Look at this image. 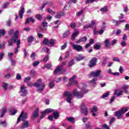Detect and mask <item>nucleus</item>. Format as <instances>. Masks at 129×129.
Instances as JSON below:
<instances>
[{
  "instance_id": "f257e3e1",
  "label": "nucleus",
  "mask_w": 129,
  "mask_h": 129,
  "mask_svg": "<svg viewBox=\"0 0 129 129\" xmlns=\"http://www.w3.org/2000/svg\"><path fill=\"white\" fill-rule=\"evenodd\" d=\"M86 87V86H84L82 88H80L83 92H79L77 89H75L72 93L68 91L65 92L63 95L67 98V102L69 103H71V101L72 100V98H73V95H75L79 99L82 98L84 94L88 92V90L85 89Z\"/></svg>"
},
{
  "instance_id": "f03ea898",
  "label": "nucleus",
  "mask_w": 129,
  "mask_h": 129,
  "mask_svg": "<svg viewBox=\"0 0 129 129\" xmlns=\"http://www.w3.org/2000/svg\"><path fill=\"white\" fill-rule=\"evenodd\" d=\"M33 86L37 87V91H38V92H42V91H43L44 89H45V87H46L45 84L42 83V80L41 79L37 80V82L34 83Z\"/></svg>"
},
{
  "instance_id": "7ed1b4c3",
  "label": "nucleus",
  "mask_w": 129,
  "mask_h": 129,
  "mask_svg": "<svg viewBox=\"0 0 129 129\" xmlns=\"http://www.w3.org/2000/svg\"><path fill=\"white\" fill-rule=\"evenodd\" d=\"M128 110V107H123L121 109L115 111L114 116L117 117L118 119H121L122 118V114L125 113Z\"/></svg>"
},
{
  "instance_id": "20e7f679",
  "label": "nucleus",
  "mask_w": 129,
  "mask_h": 129,
  "mask_svg": "<svg viewBox=\"0 0 129 129\" xmlns=\"http://www.w3.org/2000/svg\"><path fill=\"white\" fill-rule=\"evenodd\" d=\"M42 43L43 45H45V46L52 47V46L55 45V40L52 39H48L46 38H44L43 41H42Z\"/></svg>"
},
{
  "instance_id": "39448f33",
  "label": "nucleus",
  "mask_w": 129,
  "mask_h": 129,
  "mask_svg": "<svg viewBox=\"0 0 129 129\" xmlns=\"http://www.w3.org/2000/svg\"><path fill=\"white\" fill-rule=\"evenodd\" d=\"M101 74V70H97L95 72H92L89 74V77H99V78H102L103 76H100Z\"/></svg>"
},
{
  "instance_id": "423d86ee",
  "label": "nucleus",
  "mask_w": 129,
  "mask_h": 129,
  "mask_svg": "<svg viewBox=\"0 0 129 129\" xmlns=\"http://www.w3.org/2000/svg\"><path fill=\"white\" fill-rule=\"evenodd\" d=\"M28 118V113L24 112L22 111L19 117L17 119V122L19 123L21 120H26Z\"/></svg>"
},
{
  "instance_id": "0eeeda50",
  "label": "nucleus",
  "mask_w": 129,
  "mask_h": 129,
  "mask_svg": "<svg viewBox=\"0 0 129 129\" xmlns=\"http://www.w3.org/2000/svg\"><path fill=\"white\" fill-rule=\"evenodd\" d=\"M81 113L84 115H87L88 114V109L86 106L85 103H82L81 105Z\"/></svg>"
},
{
  "instance_id": "6e6552de",
  "label": "nucleus",
  "mask_w": 129,
  "mask_h": 129,
  "mask_svg": "<svg viewBox=\"0 0 129 129\" xmlns=\"http://www.w3.org/2000/svg\"><path fill=\"white\" fill-rule=\"evenodd\" d=\"M66 72V70L63 68V67L59 66L57 68L54 72V75H57V73H59V74H64Z\"/></svg>"
},
{
  "instance_id": "1a4fd4ad",
  "label": "nucleus",
  "mask_w": 129,
  "mask_h": 129,
  "mask_svg": "<svg viewBox=\"0 0 129 129\" xmlns=\"http://www.w3.org/2000/svg\"><path fill=\"white\" fill-rule=\"evenodd\" d=\"M21 96H26L28 94V90L27 87L25 86H22L19 91Z\"/></svg>"
},
{
  "instance_id": "9d476101",
  "label": "nucleus",
  "mask_w": 129,
  "mask_h": 129,
  "mask_svg": "<svg viewBox=\"0 0 129 129\" xmlns=\"http://www.w3.org/2000/svg\"><path fill=\"white\" fill-rule=\"evenodd\" d=\"M54 111V109H51V108H48L45 109L43 112H41V115L40 116V118H44L45 116H46V114L47 113H51V112Z\"/></svg>"
},
{
  "instance_id": "9b49d317",
  "label": "nucleus",
  "mask_w": 129,
  "mask_h": 129,
  "mask_svg": "<svg viewBox=\"0 0 129 129\" xmlns=\"http://www.w3.org/2000/svg\"><path fill=\"white\" fill-rule=\"evenodd\" d=\"M97 63V58L96 57H93L89 61L88 64L89 67H94Z\"/></svg>"
},
{
  "instance_id": "f8f14e48",
  "label": "nucleus",
  "mask_w": 129,
  "mask_h": 129,
  "mask_svg": "<svg viewBox=\"0 0 129 129\" xmlns=\"http://www.w3.org/2000/svg\"><path fill=\"white\" fill-rule=\"evenodd\" d=\"M75 78H76V76H73L72 78L70 79L69 85H76V86H78V82L75 81Z\"/></svg>"
},
{
  "instance_id": "ddd939ff",
  "label": "nucleus",
  "mask_w": 129,
  "mask_h": 129,
  "mask_svg": "<svg viewBox=\"0 0 129 129\" xmlns=\"http://www.w3.org/2000/svg\"><path fill=\"white\" fill-rule=\"evenodd\" d=\"M72 46L74 50H76V51H77L78 52H81L83 49V47L80 45L72 43Z\"/></svg>"
},
{
  "instance_id": "4468645a",
  "label": "nucleus",
  "mask_w": 129,
  "mask_h": 129,
  "mask_svg": "<svg viewBox=\"0 0 129 129\" xmlns=\"http://www.w3.org/2000/svg\"><path fill=\"white\" fill-rule=\"evenodd\" d=\"M39 110H40V109L37 107L35 110L33 112L32 115L31 116L32 119H36V117L39 116Z\"/></svg>"
},
{
  "instance_id": "2eb2a0df",
  "label": "nucleus",
  "mask_w": 129,
  "mask_h": 129,
  "mask_svg": "<svg viewBox=\"0 0 129 129\" xmlns=\"http://www.w3.org/2000/svg\"><path fill=\"white\" fill-rule=\"evenodd\" d=\"M22 121H23V122L22 123V125L20 126V128L25 129L30 126V123H29V121L25 120H22Z\"/></svg>"
},
{
  "instance_id": "dca6fc26",
  "label": "nucleus",
  "mask_w": 129,
  "mask_h": 129,
  "mask_svg": "<svg viewBox=\"0 0 129 129\" xmlns=\"http://www.w3.org/2000/svg\"><path fill=\"white\" fill-rule=\"evenodd\" d=\"M20 9L21 10L19 12V18L22 19L23 17H24V14H25V8L24 7V5H21Z\"/></svg>"
},
{
  "instance_id": "f3484780",
  "label": "nucleus",
  "mask_w": 129,
  "mask_h": 129,
  "mask_svg": "<svg viewBox=\"0 0 129 129\" xmlns=\"http://www.w3.org/2000/svg\"><path fill=\"white\" fill-rule=\"evenodd\" d=\"M14 43H17V38L12 37L11 39L8 40V46H13Z\"/></svg>"
},
{
  "instance_id": "a211bd4d",
  "label": "nucleus",
  "mask_w": 129,
  "mask_h": 129,
  "mask_svg": "<svg viewBox=\"0 0 129 129\" xmlns=\"http://www.w3.org/2000/svg\"><path fill=\"white\" fill-rule=\"evenodd\" d=\"M85 56L83 54H80L76 57V60L77 61H81V60H84L85 59Z\"/></svg>"
},
{
  "instance_id": "6ab92c4d",
  "label": "nucleus",
  "mask_w": 129,
  "mask_h": 129,
  "mask_svg": "<svg viewBox=\"0 0 129 129\" xmlns=\"http://www.w3.org/2000/svg\"><path fill=\"white\" fill-rule=\"evenodd\" d=\"M78 34H79V31L76 29H75V32L73 33L71 36L72 41H74V40H75V38L78 36Z\"/></svg>"
},
{
  "instance_id": "aec40b11",
  "label": "nucleus",
  "mask_w": 129,
  "mask_h": 129,
  "mask_svg": "<svg viewBox=\"0 0 129 129\" xmlns=\"http://www.w3.org/2000/svg\"><path fill=\"white\" fill-rule=\"evenodd\" d=\"M17 47L15 49V54H17L19 52V49H20V45H21V40H18L16 42Z\"/></svg>"
},
{
  "instance_id": "412c9836",
  "label": "nucleus",
  "mask_w": 129,
  "mask_h": 129,
  "mask_svg": "<svg viewBox=\"0 0 129 129\" xmlns=\"http://www.w3.org/2000/svg\"><path fill=\"white\" fill-rule=\"evenodd\" d=\"M86 41H87V37L85 36L80 38L78 41H76V43L77 44H79L80 43H81V42H86Z\"/></svg>"
},
{
  "instance_id": "4be33fe9",
  "label": "nucleus",
  "mask_w": 129,
  "mask_h": 129,
  "mask_svg": "<svg viewBox=\"0 0 129 129\" xmlns=\"http://www.w3.org/2000/svg\"><path fill=\"white\" fill-rule=\"evenodd\" d=\"M75 64V60L74 59H71L68 63V67L70 68L72 66Z\"/></svg>"
},
{
  "instance_id": "5701e85b",
  "label": "nucleus",
  "mask_w": 129,
  "mask_h": 129,
  "mask_svg": "<svg viewBox=\"0 0 129 129\" xmlns=\"http://www.w3.org/2000/svg\"><path fill=\"white\" fill-rule=\"evenodd\" d=\"M105 48H109L111 43H109V39H106L104 42Z\"/></svg>"
},
{
  "instance_id": "b1692460",
  "label": "nucleus",
  "mask_w": 129,
  "mask_h": 129,
  "mask_svg": "<svg viewBox=\"0 0 129 129\" xmlns=\"http://www.w3.org/2000/svg\"><path fill=\"white\" fill-rule=\"evenodd\" d=\"M7 112V108H3L1 111V117H4L5 114Z\"/></svg>"
},
{
  "instance_id": "393cba45",
  "label": "nucleus",
  "mask_w": 129,
  "mask_h": 129,
  "mask_svg": "<svg viewBox=\"0 0 129 129\" xmlns=\"http://www.w3.org/2000/svg\"><path fill=\"white\" fill-rule=\"evenodd\" d=\"M69 35H70V30H68L63 34L62 37L63 38H66L68 37Z\"/></svg>"
},
{
  "instance_id": "a878e982",
  "label": "nucleus",
  "mask_w": 129,
  "mask_h": 129,
  "mask_svg": "<svg viewBox=\"0 0 129 129\" xmlns=\"http://www.w3.org/2000/svg\"><path fill=\"white\" fill-rule=\"evenodd\" d=\"M67 119L68 121H70V122H72V123L75 122V119L73 117H68Z\"/></svg>"
},
{
  "instance_id": "bb28decb",
  "label": "nucleus",
  "mask_w": 129,
  "mask_h": 129,
  "mask_svg": "<svg viewBox=\"0 0 129 129\" xmlns=\"http://www.w3.org/2000/svg\"><path fill=\"white\" fill-rule=\"evenodd\" d=\"M36 75H37V73H36V72L35 71V70H32L30 71V76L31 77H35V76H36Z\"/></svg>"
},
{
  "instance_id": "cd10ccee",
  "label": "nucleus",
  "mask_w": 129,
  "mask_h": 129,
  "mask_svg": "<svg viewBox=\"0 0 129 129\" xmlns=\"http://www.w3.org/2000/svg\"><path fill=\"white\" fill-rule=\"evenodd\" d=\"M53 115L54 118L57 119L58 117H59V113H58V111H56L53 112Z\"/></svg>"
},
{
  "instance_id": "c85d7f7f",
  "label": "nucleus",
  "mask_w": 129,
  "mask_h": 129,
  "mask_svg": "<svg viewBox=\"0 0 129 129\" xmlns=\"http://www.w3.org/2000/svg\"><path fill=\"white\" fill-rule=\"evenodd\" d=\"M62 16H64V13L63 12H60L59 13H58L56 16H55V18L56 19H60Z\"/></svg>"
},
{
  "instance_id": "c756f323",
  "label": "nucleus",
  "mask_w": 129,
  "mask_h": 129,
  "mask_svg": "<svg viewBox=\"0 0 129 129\" xmlns=\"http://www.w3.org/2000/svg\"><path fill=\"white\" fill-rule=\"evenodd\" d=\"M27 41L29 42V43H32V42L34 41V37H33V36L30 35L29 36L27 39Z\"/></svg>"
},
{
  "instance_id": "7c9ffc66",
  "label": "nucleus",
  "mask_w": 129,
  "mask_h": 129,
  "mask_svg": "<svg viewBox=\"0 0 129 129\" xmlns=\"http://www.w3.org/2000/svg\"><path fill=\"white\" fill-rule=\"evenodd\" d=\"M109 92H107L106 93L103 94L101 98H105L106 97H108V96H109Z\"/></svg>"
},
{
  "instance_id": "2f4dec72",
  "label": "nucleus",
  "mask_w": 129,
  "mask_h": 129,
  "mask_svg": "<svg viewBox=\"0 0 129 129\" xmlns=\"http://www.w3.org/2000/svg\"><path fill=\"white\" fill-rule=\"evenodd\" d=\"M36 18L39 21H41L42 19H43V15H41L40 14H37L36 16Z\"/></svg>"
},
{
  "instance_id": "473e14b6",
  "label": "nucleus",
  "mask_w": 129,
  "mask_h": 129,
  "mask_svg": "<svg viewBox=\"0 0 129 129\" xmlns=\"http://www.w3.org/2000/svg\"><path fill=\"white\" fill-rule=\"evenodd\" d=\"M97 81V79L94 78L92 80L90 81V83H92V84H96Z\"/></svg>"
},
{
  "instance_id": "72a5a7b5",
  "label": "nucleus",
  "mask_w": 129,
  "mask_h": 129,
  "mask_svg": "<svg viewBox=\"0 0 129 129\" xmlns=\"http://www.w3.org/2000/svg\"><path fill=\"white\" fill-rule=\"evenodd\" d=\"M106 61H107V57L106 56L103 57V60L102 62V65L104 66L106 64Z\"/></svg>"
},
{
  "instance_id": "f704fd0d",
  "label": "nucleus",
  "mask_w": 129,
  "mask_h": 129,
  "mask_svg": "<svg viewBox=\"0 0 129 129\" xmlns=\"http://www.w3.org/2000/svg\"><path fill=\"white\" fill-rule=\"evenodd\" d=\"M10 114L11 115H15V114H16V113H17V110H14V109H11L10 110Z\"/></svg>"
},
{
  "instance_id": "c9c22d12",
  "label": "nucleus",
  "mask_w": 129,
  "mask_h": 129,
  "mask_svg": "<svg viewBox=\"0 0 129 129\" xmlns=\"http://www.w3.org/2000/svg\"><path fill=\"white\" fill-rule=\"evenodd\" d=\"M18 37H19V31L17 30L15 32V33H14V38H15V39H18Z\"/></svg>"
},
{
  "instance_id": "e433bc0d",
  "label": "nucleus",
  "mask_w": 129,
  "mask_h": 129,
  "mask_svg": "<svg viewBox=\"0 0 129 129\" xmlns=\"http://www.w3.org/2000/svg\"><path fill=\"white\" fill-rule=\"evenodd\" d=\"M5 46H6V42L3 41L2 44L0 43V49H5Z\"/></svg>"
},
{
  "instance_id": "4c0bfd02",
  "label": "nucleus",
  "mask_w": 129,
  "mask_h": 129,
  "mask_svg": "<svg viewBox=\"0 0 129 129\" xmlns=\"http://www.w3.org/2000/svg\"><path fill=\"white\" fill-rule=\"evenodd\" d=\"M97 110V107L96 106H94L92 110L91 111V112H96Z\"/></svg>"
},
{
  "instance_id": "58836bf2",
  "label": "nucleus",
  "mask_w": 129,
  "mask_h": 129,
  "mask_svg": "<svg viewBox=\"0 0 129 129\" xmlns=\"http://www.w3.org/2000/svg\"><path fill=\"white\" fill-rule=\"evenodd\" d=\"M95 49H96V50L100 49V42H99L98 44L95 45Z\"/></svg>"
},
{
  "instance_id": "ea45409f",
  "label": "nucleus",
  "mask_w": 129,
  "mask_h": 129,
  "mask_svg": "<svg viewBox=\"0 0 129 129\" xmlns=\"http://www.w3.org/2000/svg\"><path fill=\"white\" fill-rule=\"evenodd\" d=\"M49 88H53L54 86H55V84L54 82H50L49 85Z\"/></svg>"
},
{
  "instance_id": "a19ab883",
  "label": "nucleus",
  "mask_w": 129,
  "mask_h": 129,
  "mask_svg": "<svg viewBox=\"0 0 129 129\" xmlns=\"http://www.w3.org/2000/svg\"><path fill=\"white\" fill-rule=\"evenodd\" d=\"M46 30H47L46 27L44 28V27H41L40 28V33H44V31H46Z\"/></svg>"
},
{
  "instance_id": "79ce46f5",
  "label": "nucleus",
  "mask_w": 129,
  "mask_h": 129,
  "mask_svg": "<svg viewBox=\"0 0 129 129\" xmlns=\"http://www.w3.org/2000/svg\"><path fill=\"white\" fill-rule=\"evenodd\" d=\"M117 43V40L116 39H114L112 40V42H111V46H114Z\"/></svg>"
},
{
  "instance_id": "37998d69",
  "label": "nucleus",
  "mask_w": 129,
  "mask_h": 129,
  "mask_svg": "<svg viewBox=\"0 0 129 129\" xmlns=\"http://www.w3.org/2000/svg\"><path fill=\"white\" fill-rule=\"evenodd\" d=\"M124 20L116 21L115 23V26H119L120 23H124Z\"/></svg>"
},
{
  "instance_id": "c03bdc74",
  "label": "nucleus",
  "mask_w": 129,
  "mask_h": 129,
  "mask_svg": "<svg viewBox=\"0 0 129 129\" xmlns=\"http://www.w3.org/2000/svg\"><path fill=\"white\" fill-rule=\"evenodd\" d=\"M114 120H115V117H112L109 122V124H112V123H113V122H114Z\"/></svg>"
},
{
  "instance_id": "a18cd8bd",
  "label": "nucleus",
  "mask_w": 129,
  "mask_h": 129,
  "mask_svg": "<svg viewBox=\"0 0 129 129\" xmlns=\"http://www.w3.org/2000/svg\"><path fill=\"white\" fill-rule=\"evenodd\" d=\"M83 10H81L80 11H79V12L76 13V15L77 17H80V16H81V15H82V14H83Z\"/></svg>"
},
{
  "instance_id": "49530a36",
  "label": "nucleus",
  "mask_w": 129,
  "mask_h": 129,
  "mask_svg": "<svg viewBox=\"0 0 129 129\" xmlns=\"http://www.w3.org/2000/svg\"><path fill=\"white\" fill-rule=\"evenodd\" d=\"M71 28H72V29H75L76 28V24L74 23V22H72L70 24Z\"/></svg>"
},
{
  "instance_id": "de8ad7c7",
  "label": "nucleus",
  "mask_w": 129,
  "mask_h": 129,
  "mask_svg": "<svg viewBox=\"0 0 129 129\" xmlns=\"http://www.w3.org/2000/svg\"><path fill=\"white\" fill-rule=\"evenodd\" d=\"M102 128L103 129H110V128H109V126H108V125L106 123L103 125Z\"/></svg>"
},
{
  "instance_id": "09e8293b",
  "label": "nucleus",
  "mask_w": 129,
  "mask_h": 129,
  "mask_svg": "<svg viewBox=\"0 0 129 129\" xmlns=\"http://www.w3.org/2000/svg\"><path fill=\"white\" fill-rule=\"evenodd\" d=\"M100 11L101 12H107V7H104V8H101V9L100 10Z\"/></svg>"
},
{
  "instance_id": "8fccbe9b",
  "label": "nucleus",
  "mask_w": 129,
  "mask_h": 129,
  "mask_svg": "<svg viewBox=\"0 0 129 129\" xmlns=\"http://www.w3.org/2000/svg\"><path fill=\"white\" fill-rule=\"evenodd\" d=\"M45 67H46V68H47V69H50V68L52 67V64L50 63H47L45 65Z\"/></svg>"
},
{
  "instance_id": "3c124183",
  "label": "nucleus",
  "mask_w": 129,
  "mask_h": 129,
  "mask_svg": "<svg viewBox=\"0 0 129 129\" xmlns=\"http://www.w3.org/2000/svg\"><path fill=\"white\" fill-rule=\"evenodd\" d=\"M120 45L121 47H125V46H126V42H125L124 41H122L120 43Z\"/></svg>"
},
{
  "instance_id": "603ef678",
  "label": "nucleus",
  "mask_w": 129,
  "mask_h": 129,
  "mask_svg": "<svg viewBox=\"0 0 129 129\" xmlns=\"http://www.w3.org/2000/svg\"><path fill=\"white\" fill-rule=\"evenodd\" d=\"M67 47V42H66L64 44L61 46V50H64Z\"/></svg>"
},
{
  "instance_id": "864d4df0",
  "label": "nucleus",
  "mask_w": 129,
  "mask_h": 129,
  "mask_svg": "<svg viewBox=\"0 0 129 129\" xmlns=\"http://www.w3.org/2000/svg\"><path fill=\"white\" fill-rule=\"evenodd\" d=\"M1 123L2 126H4V127H6V126H7V122H6V121H1Z\"/></svg>"
},
{
  "instance_id": "5fc2aeb1",
  "label": "nucleus",
  "mask_w": 129,
  "mask_h": 129,
  "mask_svg": "<svg viewBox=\"0 0 129 129\" xmlns=\"http://www.w3.org/2000/svg\"><path fill=\"white\" fill-rule=\"evenodd\" d=\"M69 56H70V51H67L66 52V54H65V56H64L66 59L67 58H69Z\"/></svg>"
},
{
  "instance_id": "6e6d98bb",
  "label": "nucleus",
  "mask_w": 129,
  "mask_h": 129,
  "mask_svg": "<svg viewBox=\"0 0 129 129\" xmlns=\"http://www.w3.org/2000/svg\"><path fill=\"white\" fill-rule=\"evenodd\" d=\"M89 28H91V25L90 24H87L84 26V29H85V30L89 29Z\"/></svg>"
},
{
  "instance_id": "4d7b16f0",
  "label": "nucleus",
  "mask_w": 129,
  "mask_h": 129,
  "mask_svg": "<svg viewBox=\"0 0 129 129\" xmlns=\"http://www.w3.org/2000/svg\"><path fill=\"white\" fill-rule=\"evenodd\" d=\"M47 11H48V13H49V14H51V15H54L55 14V12L52 11V10L50 9V8H48L47 9Z\"/></svg>"
},
{
  "instance_id": "13d9d810",
  "label": "nucleus",
  "mask_w": 129,
  "mask_h": 129,
  "mask_svg": "<svg viewBox=\"0 0 129 129\" xmlns=\"http://www.w3.org/2000/svg\"><path fill=\"white\" fill-rule=\"evenodd\" d=\"M6 34V31L4 30L0 29V37L1 36H4Z\"/></svg>"
},
{
  "instance_id": "bf43d9fd",
  "label": "nucleus",
  "mask_w": 129,
  "mask_h": 129,
  "mask_svg": "<svg viewBox=\"0 0 129 129\" xmlns=\"http://www.w3.org/2000/svg\"><path fill=\"white\" fill-rule=\"evenodd\" d=\"M16 79L17 80H21L22 79V76L19 74H17L16 75Z\"/></svg>"
},
{
  "instance_id": "052dcab7",
  "label": "nucleus",
  "mask_w": 129,
  "mask_h": 129,
  "mask_svg": "<svg viewBox=\"0 0 129 129\" xmlns=\"http://www.w3.org/2000/svg\"><path fill=\"white\" fill-rule=\"evenodd\" d=\"M3 88L4 90H6L8 88V85L6 83H5L3 85Z\"/></svg>"
},
{
  "instance_id": "680f3d73",
  "label": "nucleus",
  "mask_w": 129,
  "mask_h": 129,
  "mask_svg": "<svg viewBox=\"0 0 129 129\" xmlns=\"http://www.w3.org/2000/svg\"><path fill=\"white\" fill-rule=\"evenodd\" d=\"M39 64H40V62L39 61H35L33 63V66H34V67H36V66H38V65Z\"/></svg>"
},
{
  "instance_id": "e2e57ef3",
  "label": "nucleus",
  "mask_w": 129,
  "mask_h": 129,
  "mask_svg": "<svg viewBox=\"0 0 129 129\" xmlns=\"http://www.w3.org/2000/svg\"><path fill=\"white\" fill-rule=\"evenodd\" d=\"M12 66H15L16 65V61L14 60L10 59Z\"/></svg>"
},
{
  "instance_id": "0e129e2a",
  "label": "nucleus",
  "mask_w": 129,
  "mask_h": 129,
  "mask_svg": "<svg viewBox=\"0 0 129 129\" xmlns=\"http://www.w3.org/2000/svg\"><path fill=\"white\" fill-rule=\"evenodd\" d=\"M7 25L8 27H11V26H12V21L11 20H8L7 22Z\"/></svg>"
},
{
  "instance_id": "69168bd1",
  "label": "nucleus",
  "mask_w": 129,
  "mask_h": 129,
  "mask_svg": "<svg viewBox=\"0 0 129 129\" xmlns=\"http://www.w3.org/2000/svg\"><path fill=\"white\" fill-rule=\"evenodd\" d=\"M42 25L43 27V28H45V27H48V23L47 22H42Z\"/></svg>"
},
{
  "instance_id": "338daca9",
  "label": "nucleus",
  "mask_w": 129,
  "mask_h": 129,
  "mask_svg": "<svg viewBox=\"0 0 129 129\" xmlns=\"http://www.w3.org/2000/svg\"><path fill=\"white\" fill-rule=\"evenodd\" d=\"M113 60L115 61L116 62H120V60H119V58L118 57H113Z\"/></svg>"
},
{
  "instance_id": "774afa93",
  "label": "nucleus",
  "mask_w": 129,
  "mask_h": 129,
  "mask_svg": "<svg viewBox=\"0 0 129 129\" xmlns=\"http://www.w3.org/2000/svg\"><path fill=\"white\" fill-rule=\"evenodd\" d=\"M125 30L126 31H129V24H126L125 26Z\"/></svg>"
}]
</instances>
